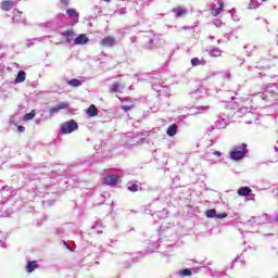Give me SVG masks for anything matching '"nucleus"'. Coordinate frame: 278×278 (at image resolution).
Here are the masks:
<instances>
[{
  "instance_id": "36",
  "label": "nucleus",
  "mask_w": 278,
  "mask_h": 278,
  "mask_svg": "<svg viewBox=\"0 0 278 278\" xmlns=\"http://www.w3.org/2000/svg\"><path fill=\"white\" fill-rule=\"evenodd\" d=\"M215 218H217L218 220L227 218V213L215 214Z\"/></svg>"
},
{
  "instance_id": "46",
  "label": "nucleus",
  "mask_w": 278,
  "mask_h": 278,
  "mask_svg": "<svg viewBox=\"0 0 278 278\" xmlns=\"http://www.w3.org/2000/svg\"><path fill=\"white\" fill-rule=\"evenodd\" d=\"M63 5H68V0H62Z\"/></svg>"
},
{
  "instance_id": "23",
  "label": "nucleus",
  "mask_w": 278,
  "mask_h": 278,
  "mask_svg": "<svg viewBox=\"0 0 278 278\" xmlns=\"http://www.w3.org/2000/svg\"><path fill=\"white\" fill-rule=\"evenodd\" d=\"M36 268H38V262L36 261H29L26 265L27 273H34Z\"/></svg>"
},
{
  "instance_id": "17",
  "label": "nucleus",
  "mask_w": 278,
  "mask_h": 278,
  "mask_svg": "<svg viewBox=\"0 0 278 278\" xmlns=\"http://www.w3.org/2000/svg\"><path fill=\"white\" fill-rule=\"evenodd\" d=\"M178 128H179V126H177V124H172L170 126H168V128L166 130L167 136H169V138L177 136Z\"/></svg>"
},
{
  "instance_id": "50",
  "label": "nucleus",
  "mask_w": 278,
  "mask_h": 278,
  "mask_svg": "<svg viewBox=\"0 0 278 278\" xmlns=\"http://www.w3.org/2000/svg\"><path fill=\"white\" fill-rule=\"evenodd\" d=\"M91 229H97V226H91Z\"/></svg>"
},
{
  "instance_id": "16",
  "label": "nucleus",
  "mask_w": 278,
  "mask_h": 278,
  "mask_svg": "<svg viewBox=\"0 0 278 278\" xmlns=\"http://www.w3.org/2000/svg\"><path fill=\"white\" fill-rule=\"evenodd\" d=\"M88 41V37L85 34H80L74 39V45H87Z\"/></svg>"
},
{
  "instance_id": "25",
  "label": "nucleus",
  "mask_w": 278,
  "mask_h": 278,
  "mask_svg": "<svg viewBox=\"0 0 278 278\" xmlns=\"http://www.w3.org/2000/svg\"><path fill=\"white\" fill-rule=\"evenodd\" d=\"M125 86L119 85L118 83H113L110 86V92H118L119 90H124Z\"/></svg>"
},
{
  "instance_id": "47",
  "label": "nucleus",
  "mask_w": 278,
  "mask_h": 278,
  "mask_svg": "<svg viewBox=\"0 0 278 278\" xmlns=\"http://www.w3.org/2000/svg\"><path fill=\"white\" fill-rule=\"evenodd\" d=\"M274 151L278 152V141H277V146L274 147Z\"/></svg>"
},
{
  "instance_id": "51",
  "label": "nucleus",
  "mask_w": 278,
  "mask_h": 278,
  "mask_svg": "<svg viewBox=\"0 0 278 278\" xmlns=\"http://www.w3.org/2000/svg\"><path fill=\"white\" fill-rule=\"evenodd\" d=\"M98 233H103V230H98Z\"/></svg>"
},
{
  "instance_id": "37",
  "label": "nucleus",
  "mask_w": 278,
  "mask_h": 278,
  "mask_svg": "<svg viewBox=\"0 0 278 278\" xmlns=\"http://www.w3.org/2000/svg\"><path fill=\"white\" fill-rule=\"evenodd\" d=\"M223 78L224 79H231V73L225 72L224 75H223Z\"/></svg>"
},
{
  "instance_id": "49",
  "label": "nucleus",
  "mask_w": 278,
  "mask_h": 278,
  "mask_svg": "<svg viewBox=\"0 0 278 278\" xmlns=\"http://www.w3.org/2000/svg\"><path fill=\"white\" fill-rule=\"evenodd\" d=\"M275 220H278V214L275 216Z\"/></svg>"
},
{
  "instance_id": "24",
  "label": "nucleus",
  "mask_w": 278,
  "mask_h": 278,
  "mask_svg": "<svg viewBox=\"0 0 278 278\" xmlns=\"http://www.w3.org/2000/svg\"><path fill=\"white\" fill-rule=\"evenodd\" d=\"M63 38H66V42L71 43L73 42V38L75 36V33L73 30H66L62 33Z\"/></svg>"
},
{
  "instance_id": "44",
  "label": "nucleus",
  "mask_w": 278,
  "mask_h": 278,
  "mask_svg": "<svg viewBox=\"0 0 278 278\" xmlns=\"http://www.w3.org/2000/svg\"><path fill=\"white\" fill-rule=\"evenodd\" d=\"M96 225H98V227H103V222H102V220H98V222L96 223Z\"/></svg>"
},
{
  "instance_id": "2",
  "label": "nucleus",
  "mask_w": 278,
  "mask_h": 278,
  "mask_svg": "<svg viewBox=\"0 0 278 278\" xmlns=\"http://www.w3.org/2000/svg\"><path fill=\"white\" fill-rule=\"evenodd\" d=\"M78 129L79 125L77 122H75V119H71L61 124L60 134H62V136H66L68 134H73V131H77Z\"/></svg>"
},
{
  "instance_id": "7",
  "label": "nucleus",
  "mask_w": 278,
  "mask_h": 278,
  "mask_svg": "<svg viewBox=\"0 0 278 278\" xmlns=\"http://www.w3.org/2000/svg\"><path fill=\"white\" fill-rule=\"evenodd\" d=\"M252 192L253 190H251L250 187H240L237 194H239V197H247L248 201H255V193Z\"/></svg>"
},
{
  "instance_id": "10",
  "label": "nucleus",
  "mask_w": 278,
  "mask_h": 278,
  "mask_svg": "<svg viewBox=\"0 0 278 278\" xmlns=\"http://www.w3.org/2000/svg\"><path fill=\"white\" fill-rule=\"evenodd\" d=\"M160 45V37L154 35L149 39V41L146 43V49L153 50L155 47Z\"/></svg>"
},
{
  "instance_id": "42",
  "label": "nucleus",
  "mask_w": 278,
  "mask_h": 278,
  "mask_svg": "<svg viewBox=\"0 0 278 278\" xmlns=\"http://www.w3.org/2000/svg\"><path fill=\"white\" fill-rule=\"evenodd\" d=\"M213 155H217V157H220L223 155V153L220 151H214Z\"/></svg>"
},
{
  "instance_id": "18",
  "label": "nucleus",
  "mask_w": 278,
  "mask_h": 278,
  "mask_svg": "<svg viewBox=\"0 0 278 278\" xmlns=\"http://www.w3.org/2000/svg\"><path fill=\"white\" fill-rule=\"evenodd\" d=\"M14 8V1L12 0H5L1 3V10H4V12H10Z\"/></svg>"
},
{
  "instance_id": "21",
  "label": "nucleus",
  "mask_w": 278,
  "mask_h": 278,
  "mask_svg": "<svg viewBox=\"0 0 278 278\" xmlns=\"http://www.w3.org/2000/svg\"><path fill=\"white\" fill-rule=\"evenodd\" d=\"M67 86H71L72 88H79L84 84V80H79L77 78H73L71 80L66 81Z\"/></svg>"
},
{
  "instance_id": "55",
  "label": "nucleus",
  "mask_w": 278,
  "mask_h": 278,
  "mask_svg": "<svg viewBox=\"0 0 278 278\" xmlns=\"http://www.w3.org/2000/svg\"><path fill=\"white\" fill-rule=\"evenodd\" d=\"M262 1H267V0H262Z\"/></svg>"
},
{
  "instance_id": "29",
  "label": "nucleus",
  "mask_w": 278,
  "mask_h": 278,
  "mask_svg": "<svg viewBox=\"0 0 278 278\" xmlns=\"http://www.w3.org/2000/svg\"><path fill=\"white\" fill-rule=\"evenodd\" d=\"M198 114H205L206 112H210V105L204 106H197Z\"/></svg>"
},
{
  "instance_id": "52",
  "label": "nucleus",
  "mask_w": 278,
  "mask_h": 278,
  "mask_svg": "<svg viewBox=\"0 0 278 278\" xmlns=\"http://www.w3.org/2000/svg\"><path fill=\"white\" fill-rule=\"evenodd\" d=\"M238 260H240V257H237V258L235 260V262H238Z\"/></svg>"
},
{
  "instance_id": "41",
  "label": "nucleus",
  "mask_w": 278,
  "mask_h": 278,
  "mask_svg": "<svg viewBox=\"0 0 278 278\" xmlns=\"http://www.w3.org/2000/svg\"><path fill=\"white\" fill-rule=\"evenodd\" d=\"M17 130L20 131V134H23L25 131V127L24 126H18Z\"/></svg>"
},
{
  "instance_id": "34",
  "label": "nucleus",
  "mask_w": 278,
  "mask_h": 278,
  "mask_svg": "<svg viewBox=\"0 0 278 278\" xmlns=\"http://www.w3.org/2000/svg\"><path fill=\"white\" fill-rule=\"evenodd\" d=\"M240 114H249L251 112V108L249 106H242L240 110H239Z\"/></svg>"
},
{
  "instance_id": "28",
  "label": "nucleus",
  "mask_w": 278,
  "mask_h": 278,
  "mask_svg": "<svg viewBox=\"0 0 278 278\" xmlns=\"http://www.w3.org/2000/svg\"><path fill=\"white\" fill-rule=\"evenodd\" d=\"M260 2L257 0H251L249 3V10H257Z\"/></svg>"
},
{
  "instance_id": "38",
  "label": "nucleus",
  "mask_w": 278,
  "mask_h": 278,
  "mask_svg": "<svg viewBox=\"0 0 278 278\" xmlns=\"http://www.w3.org/2000/svg\"><path fill=\"white\" fill-rule=\"evenodd\" d=\"M21 11L18 10H14V17H13V21H16V16H21Z\"/></svg>"
},
{
  "instance_id": "48",
  "label": "nucleus",
  "mask_w": 278,
  "mask_h": 278,
  "mask_svg": "<svg viewBox=\"0 0 278 278\" xmlns=\"http://www.w3.org/2000/svg\"><path fill=\"white\" fill-rule=\"evenodd\" d=\"M208 38H210V40H214V36H210Z\"/></svg>"
},
{
  "instance_id": "20",
  "label": "nucleus",
  "mask_w": 278,
  "mask_h": 278,
  "mask_svg": "<svg viewBox=\"0 0 278 278\" xmlns=\"http://www.w3.org/2000/svg\"><path fill=\"white\" fill-rule=\"evenodd\" d=\"M207 64V61L205 59H199V58H193L191 59V66H205Z\"/></svg>"
},
{
  "instance_id": "22",
  "label": "nucleus",
  "mask_w": 278,
  "mask_h": 278,
  "mask_svg": "<svg viewBox=\"0 0 278 278\" xmlns=\"http://www.w3.org/2000/svg\"><path fill=\"white\" fill-rule=\"evenodd\" d=\"M26 77H27V74L25 73V71H20L15 78V84H23V81H25Z\"/></svg>"
},
{
  "instance_id": "14",
  "label": "nucleus",
  "mask_w": 278,
  "mask_h": 278,
  "mask_svg": "<svg viewBox=\"0 0 278 278\" xmlns=\"http://www.w3.org/2000/svg\"><path fill=\"white\" fill-rule=\"evenodd\" d=\"M66 14L67 16H70V18H73L74 25H76V23H79V13L75 9H67Z\"/></svg>"
},
{
  "instance_id": "8",
  "label": "nucleus",
  "mask_w": 278,
  "mask_h": 278,
  "mask_svg": "<svg viewBox=\"0 0 278 278\" xmlns=\"http://www.w3.org/2000/svg\"><path fill=\"white\" fill-rule=\"evenodd\" d=\"M217 1H218V5L214 4L211 8L212 16H218V14H220V12L223 11V8H225V2H223V0H217Z\"/></svg>"
},
{
  "instance_id": "27",
  "label": "nucleus",
  "mask_w": 278,
  "mask_h": 278,
  "mask_svg": "<svg viewBox=\"0 0 278 278\" xmlns=\"http://www.w3.org/2000/svg\"><path fill=\"white\" fill-rule=\"evenodd\" d=\"M160 247L159 242H151L148 244V253H154V251H157Z\"/></svg>"
},
{
  "instance_id": "30",
  "label": "nucleus",
  "mask_w": 278,
  "mask_h": 278,
  "mask_svg": "<svg viewBox=\"0 0 278 278\" xmlns=\"http://www.w3.org/2000/svg\"><path fill=\"white\" fill-rule=\"evenodd\" d=\"M34 116H36V111H31L30 113H26L24 115L23 121H31L34 118Z\"/></svg>"
},
{
  "instance_id": "43",
  "label": "nucleus",
  "mask_w": 278,
  "mask_h": 278,
  "mask_svg": "<svg viewBox=\"0 0 278 278\" xmlns=\"http://www.w3.org/2000/svg\"><path fill=\"white\" fill-rule=\"evenodd\" d=\"M63 244H64L65 249H67L68 251H73V249H71V248L68 247V243H67L66 241H63Z\"/></svg>"
},
{
  "instance_id": "39",
  "label": "nucleus",
  "mask_w": 278,
  "mask_h": 278,
  "mask_svg": "<svg viewBox=\"0 0 278 278\" xmlns=\"http://www.w3.org/2000/svg\"><path fill=\"white\" fill-rule=\"evenodd\" d=\"M122 110H124V112H129V110H131L130 105H123Z\"/></svg>"
},
{
  "instance_id": "26",
  "label": "nucleus",
  "mask_w": 278,
  "mask_h": 278,
  "mask_svg": "<svg viewBox=\"0 0 278 278\" xmlns=\"http://www.w3.org/2000/svg\"><path fill=\"white\" fill-rule=\"evenodd\" d=\"M178 277H192V270L189 268H185L182 270L177 271Z\"/></svg>"
},
{
  "instance_id": "6",
  "label": "nucleus",
  "mask_w": 278,
  "mask_h": 278,
  "mask_svg": "<svg viewBox=\"0 0 278 278\" xmlns=\"http://www.w3.org/2000/svg\"><path fill=\"white\" fill-rule=\"evenodd\" d=\"M230 117L229 115L222 113L215 121V127L216 129H226L229 125Z\"/></svg>"
},
{
  "instance_id": "13",
  "label": "nucleus",
  "mask_w": 278,
  "mask_h": 278,
  "mask_svg": "<svg viewBox=\"0 0 278 278\" xmlns=\"http://www.w3.org/2000/svg\"><path fill=\"white\" fill-rule=\"evenodd\" d=\"M172 12L174 13V16L176 18H181L182 16H186V14H188V9L184 7H177L172 9Z\"/></svg>"
},
{
  "instance_id": "19",
  "label": "nucleus",
  "mask_w": 278,
  "mask_h": 278,
  "mask_svg": "<svg viewBox=\"0 0 278 278\" xmlns=\"http://www.w3.org/2000/svg\"><path fill=\"white\" fill-rule=\"evenodd\" d=\"M86 112L87 116H90V118H93V116L99 115V111L97 110V106L94 104H91Z\"/></svg>"
},
{
  "instance_id": "40",
  "label": "nucleus",
  "mask_w": 278,
  "mask_h": 278,
  "mask_svg": "<svg viewBox=\"0 0 278 278\" xmlns=\"http://www.w3.org/2000/svg\"><path fill=\"white\" fill-rule=\"evenodd\" d=\"M256 97H260V99H262L264 101V99H266V94L264 93H256Z\"/></svg>"
},
{
  "instance_id": "4",
  "label": "nucleus",
  "mask_w": 278,
  "mask_h": 278,
  "mask_svg": "<svg viewBox=\"0 0 278 278\" xmlns=\"http://www.w3.org/2000/svg\"><path fill=\"white\" fill-rule=\"evenodd\" d=\"M273 220H275V217L273 218L268 214H263L261 216L251 217V219L247 222V225H253V223L256 225H266V223H271Z\"/></svg>"
},
{
  "instance_id": "15",
  "label": "nucleus",
  "mask_w": 278,
  "mask_h": 278,
  "mask_svg": "<svg viewBox=\"0 0 278 278\" xmlns=\"http://www.w3.org/2000/svg\"><path fill=\"white\" fill-rule=\"evenodd\" d=\"M190 94L192 99H201V94H207V90L204 87H200Z\"/></svg>"
},
{
  "instance_id": "32",
  "label": "nucleus",
  "mask_w": 278,
  "mask_h": 278,
  "mask_svg": "<svg viewBox=\"0 0 278 278\" xmlns=\"http://www.w3.org/2000/svg\"><path fill=\"white\" fill-rule=\"evenodd\" d=\"M36 42H40V39L34 38V39L27 40L26 47H34V45H36Z\"/></svg>"
},
{
  "instance_id": "45",
  "label": "nucleus",
  "mask_w": 278,
  "mask_h": 278,
  "mask_svg": "<svg viewBox=\"0 0 278 278\" xmlns=\"http://www.w3.org/2000/svg\"><path fill=\"white\" fill-rule=\"evenodd\" d=\"M138 38L137 37H131L130 42H137Z\"/></svg>"
},
{
  "instance_id": "35",
  "label": "nucleus",
  "mask_w": 278,
  "mask_h": 278,
  "mask_svg": "<svg viewBox=\"0 0 278 278\" xmlns=\"http://www.w3.org/2000/svg\"><path fill=\"white\" fill-rule=\"evenodd\" d=\"M213 25H215V27H220L223 25V20L214 18L213 20Z\"/></svg>"
},
{
  "instance_id": "53",
  "label": "nucleus",
  "mask_w": 278,
  "mask_h": 278,
  "mask_svg": "<svg viewBox=\"0 0 278 278\" xmlns=\"http://www.w3.org/2000/svg\"><path fill=\"white\" fill-rule=\"evenodd\" d=\"M217 43L220 45V40H217Z\"/></svg>"
},
{
  "instance_id": "5",
  "label": "nucleus",
  "mask_w": 278,
  "mask_h": 278,
  "mask_svg": "<svg viewBox=\"0 0 278 278\" xmlns=\"http://www.w3.org/2000/svg\"><path fill=\"white\" fill-rule=\"evenodd\" d=\"M152 89L155 92H161V94H169L170 93V88H168V86H165L164 83L160 79H154L152 81Z\"/></svg>"
},
{
  "instance_id": "33",
  "label": "nucleus",
  "mask_w": 278,
  "mask_h": 278,
  "mask_svg": "<svg viewBox=\"0 0 278 278\" xmlns=\"http://www.w3.org/2000/svg\"><path fill=\"white\" fill-rule=\"evenodd\" d=\"M138 188H139V186L137 184H132V185L128 186L129 192H138Z\"/></svg>"
},
{
  "instance_id": "3",
  "label": "nucleus",
  "mask_w": 278,
  "mask_h": 278,
  "mask_svg": "<svg viewBox=\"0 0 278 278\" xmlns=\"http://www.w3.org/2000/svg\"><path fill=\"white\" fill-rule=\"evenodd\" d=\"M123 177V172L116 169L114 173H111L106 177L103 178V184L105 186H116L118 180Z\"/></svg>"
},
{
  "instance_id": "12",
  "label": "nucleus",
  "mask_w": 278,
  "mask_h": 278,
  "mask_svg": "<svg viewBox=\"0 0 278 278\" xmlns=\"http://www.w3.org/2000/svg\"><path fill=\"white\" fill-rule=\"evenodd\" d=\"M66 109H68V103L60 102L58 105L49 110L50 116H54V114H58V112H60L61 110H66Z\"/></svg>"
},
{
  "instance_id": "9",
  "label": "nucleus",
  "mask_w": 278,
  "mask_h": 278,
  "mask_svg": "<svg viewBox=\"0 0 278 278\" xmlns=\"http://www.w3.org/2000/svg\"><path fill=\"white\" fill-rule=\"evenodd\" d=\"M101 47H116V38L114 37H105L100 41Z\"/></svg>"
},
{
  "instance_id": "1",
  "label": "nucleus",
  "mask_w": 278,
  "mask_h": 278,
  "mask_svg": "<svg viewBox=\"0 0 278 278\" xmlns=\"http://www.w3.org/2000/svg\"><path fill=\"white\" fill-rule=\"evenodd\" d=\"M247 153H249L247 143H241L233 147L229 153V157L230 160H233V162H238L240 160H244V157H247Z\"/></svg>"
},
{
  "instance_id": "11",
  "label": "nucleus",
  "mask_w": 278,
  "mask_h": 278,
  "mask_svg": "<svg viewBox=\"0 0 278 278\" xmlns=\"http://www.w3.org/2000/svg\"><path fill=\"white\" fill-rule=\"evenodd\" d=\"M206 53H208L211 58H220V55H223V50L214 46H211L206 49Z\"/></svg>"
},
{
  "instance_id": "54",
  "label": "nucleus",
  "mask_w": 278,
  "mask_h": 278,
  "mask_svg": "<svg viewBox=\"0 0 278 278\" xmlns=\"http://www.w3.org/2000/svg\"><path fill=\"white\" fill-rule=\"evenodd\" d=\"M228 12H229V14H231V12H233V11L230 10V11H228Z\"/></svg>"
},
{
  "instance_id": "31",
  "label": "nucleus",
  "mask_w": 278,
  "mask_h": 278,
  "mask_svg": "<svg viewBox=\"0 0 278 278\" xmlns=\"http://www.w3.org/2000/svg\"><path fill=\"white\" fill-rule=\"evenodd\" d=\"M206 218H216V210H214V208L207 210Z\"/></svg>"
}]
</instances>
